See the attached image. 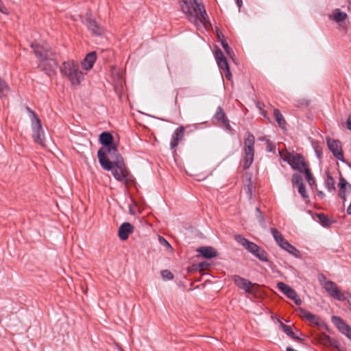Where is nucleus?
<instances>
[{
  "label": "nucleus",
  "mask_w": 351,
  "mask_h": 351,
  "mask_svg": "<svg viewBox=\"0 0 351 351\" xmlns=\"http://www.w3.org/2000/svg\"><path fill=\"white\" fill-rule=\"evenodd\" d=\"M326 184L328 186V190H335V181L331 177H328Z\"/></svg>",
  "instance_id": "58836bf2"
},
{
  "label": "nucleus",
  "mask_w": 351,
  "mask_h": 351,
  "mask_svg": "<svg viewBox=\"0 0 351 351\" xmlns=\"http://www.w3.org/2000/svg\"><path fill=\"white\" fill-rule=\"evenodd\" d=\"M217 63L221 69L226 71L230 69L226 58L224 60H221Z\"/></svg>",
  "instance_id": "72a5a7b5"
},
{
  "label": "nucleus",
  "mask_w": 351,
  "mask_h": 351,
  "mask_svg": "<svg viewBox=\"0 0 351 351\" xmlns=\"http://www.w3.org/2000/svg\"><path fill=\"white\" fill-rule=\"evenodd\" d=\"M99 141L104 147H108L113 145V137L108 132H102L99 135Z\"/></svg>",
  "instance_id": "4be33fe9"
},
{
  "label": "nucleus",
  "mask_w": 351,
  "mask_h": 351,
  "mask_svg": "<svg viewBox=\"0 0 351 351\" xmlns=\"http://www.w3.org/2000/svg\"><path fill=\"white\" fill-rule=\"evenodd\" d=\"M217 37L219 38V39L220 40V41L221 40H224L223 36V34L221 32H217Z\"/></svg>",
  "instance_id": "a18cd8bd"
},
{
  "label": "nucleus",
  "mask_w": 351,
  "mask_h": 351,
  "mask_svg": "<svg viewBox=\"0 0 351 351\" xmlns=\"http://www.w3.org/2000/svg\"><path fill=\"white\" fill-rule=\"evenodd\" d=\"M97 157L99 164L106 171L112 169V163L114 161L123 160V158L118 152L115 144L100 148L97 152Z\"/></svg>",
  "instance_id": "39448f33"
},
{
  "label": "nucleus",
  "mask_w": 351,
  "mask_h": 351,
  "mask_svg": "<svg viewBox=\"0 0 351 351\" xmlns=\"http://www.w3.org/2000/svg\"><path fill=\"white\" fill-rule=\"evenodd\" d=\"M86 25L88 29L95 35H101L103 33V29L90 16L86 19Z\"/></svg>",
  "instance_id": "6ab92c4d"
},
{
  "label": "nucleus",
  "mask_w": 351,
  "mask_h": 351,
  "mask_svg": "<svg viewBox=\"0 0 351 351\" xmlns=\"http://www.w3.org/2000/svg\"><path fill=\"white\" fill-rule=\"evenodd\" d=\"M317 218L319 219L320 223L324 226H328V219L327 218V217L323 214V213H319L317 214Z\"/></svg>",
  "instance_id": "7c9ffc66"
},
{
  "label": "nucleus",
  "mask_w": 351,
  "mask_h": 351,
  "mask_svg": "<svg viewBox=\"0 0 351 351\" xmlns=\"http://www.w3.org/2000/svg\"><path fill=\"white\" fill-rule=\"evenodd\" d=\"M215 119L218 121H221V123L226 126L228 129L230 128V124L228 123V120L226 117V114L223 111V109L221 107H219L217 110L215 116Z\"/></svg>",
  "instance_id": "5701e85b"
},
{
  "label": "nucleus",
  "mask_w": 351,
  "mask_h": 351,
  "mask_svg": "<svg viewBox=\"0 0 351 351\" xmlns=\"http://www.w3.org/2000/svg\"><path fill=\"white\" fill-rule=\"evenodd\" d=\"M274 114L276 120L278 122L279 126L281 127L282 128H283L285 126V121L284 119L282 114L277 109H275L274 110Z\"/></svg>",
  "instance_id": "bb28decb"
},
{
  "label": "nucleus",
  "mask_w": 351,
  "mask_h": 351,
  "mask_svg": "<svg viewBox=\"0 0 351 351\" xmlns=\"http://www.w3.org/2000/svg\"><path fill=\"white\" fill-rule=\"evenodd\" d=\"M320 340L322 343L324 344L330 345L334 348H338L339 343L336 340L331 339L329 336L326 335H323L320 337Z\"/></svg>",
  "instance_id": "393cba45"
},
{
  "label": "nucleus",
  "mask_w": 351,
  "mask_h": 351,
  "mask_svg": "<svg viewBox=\"0 0 351 351\" xmlns=\"http://www.w3.org/2000/svg\"><path fill=\"white\" fill-rule=\"evenodd\" d=\"M347 128L351 130V115L349 116L347 122H346Z\"/></svg>",
  "instance_id": "79ce46f5"
},
{
  "label": "nucleus",
  "mask_w": 351,
  "mask_h": 351,
  "mask_svg": "<svg viewBox=\"0 0 351 351\" xmlns=\"http://www.w3.org/2000/svg\"><path fill=\"white\" fill-rule=\"evenodd\" d=\"M0 12L5 14H8V9L4 6L3 3L0 0Z\"/></svg>",
  "instance_id": "ea45409f"
},
{
  "label": "nucleus",
  "mask_w": 351,
  "mask_h": 351,
  "mask_svg": "<svg viewBox=\"0 0 351 351\" xmlns=\"http://www.w3.org/2000/svg\"><path fill=\"white\" fill-rule=\"evenodd\" d=\"M233 280L236 285L245 290L247 293H252L254 285L248 280L241 278L239 276H233Z\"/></svg>",
  "instance_id": "2eb2a0df"
},
{
  "label": "nucleus",
  "mask_w": 351,
  "mask_h": 351,
  "mask_svg": "<svg viewBox=\"0 0 351 351\" xmlns=\"http://www.w3.org/2000/svg\"><path fill=\"white\" fill-rule=\"evenodd\" d=\"M234 239L240 245L243 246L249 252L252 253L259 260L262 261H267V255L265 250L261 249L256 243L248 241L241 234L234 236Z\"/></svg>",
  "instance_id": "0eeeda50"
},
{
  "label": "nucleus",
  "mask_w": 351,
  "mask_h": 351,
  "mask_svg": "<svg viewBox=\"0 0 351 351\" xmlns=\"http://www.w3.org/2000/svg\"><path fill=\"white\" fill-rule=\"evenodd\" d=\"M302 317L310 322L311 324L320 326L322 323V319L315 315L304 310H301Z\"/></svg>",
  "instance_id": "aec40b11"
},
{
  "label": "nucleus",
  "mask_w": 351,
  "mask_h": 351,
  "mask_svg": "<svg viewBox=\"0 0 351 351\" xmlns=\"http://www.w3.org/2000/svg\"><path fill=\"white\" fill-rule=\"evenodd\" d=\"M60 71L72 86H78L84 80V73L80 70L78 62L73 60L62 62Z\"/></svg>",
  "instance_id": "20e7f679"
},
{
  "label": "nucleus",
  "mask_w": 351,
  "mask_h": 351,
  "mask_svg": "<svg viewBox=\"0 0 351 351\" xmlns=\"http://www.w3.org/2000/svg\"><path fill=\"white\" fill-rule=\"evenodd\" d=\"M96 60V53L95 52H90L88 53L84 60L82 62L81 64L83 69L88 71L91 69L93 66V64Z\"/></svg>",
  "instance_id": "a211bd4d"
},
{
  "label": "nucleus",
  "mask_w": 351,
  "mask_h": 351,
  "mask_svg": "<svg viewBox=\"0 0 351 351\" xmlns=\"http://www.w3.org/2000/svg\"><path fill=\"white\" fill-rule=\"evenodd\" d=\"M184 134V128L183 126H180L178 128L171 136V149H174L176 147L178 146V143L180 141L182 140Z\"/></svg>",
  "instance_id": "f3484780"
},
{
  "label": "nucleus",
  "mask_w": 351,
  "mask_h": 351,
  "mask_svg": "<svg viewBox=\"0 0 351 351\" xmlns=\"http://www.w3.org/2000/svg\"><path fill=\"white\" fill-rule=\"evenodd\" d=\"M332 322L342 334L351 340V328L341 318L333 316Z\"/></svg>",
  "instance_id": "4468645a"
},
{
  "label": "nucleus",
  "mask_w": 351,
  "mask_h": 351,
  "mask_svg": "<svg viewBox=\"0 0 351 351\" xmlns=\"http://www.w3.org/2000/svg\"><path fill=\"white\" fill-rule=\"evenodd\" d=\"M339 191L349 192L351 189V185L343 177L339 178Z\"/></svg>",
  "instance_id": "a878e982"
},
{
  "label": "nucleus",
  "mask_w": 351,
  "mask_h": 351,
  "mask_svg": "<svg viewBox=\"0 0 351 351\" xmlns=\"http://www.w3.org/2000/svg\"><path fill=\"white\" fill-rule=\"evenodd\" d=\"M215 57L217 62L221 60L226 59V57L224 56L223 52L219 49L215 50Z\"/></svg>",
  "instance_id": "c9c22d12"
},
{
  "label": "nucleus",
  "mask_w": 351,
  "mask_h": 351,
  "mask_svg": "<svg viewBox=\"0 0 351 351\" xmlns=\"http://www.w3.org/2000/svg\"><path fill=\"white\" fill-rule=\"evenodd\" d=\"M298 192L301 195V196L304 199H308V193H306L304 184H300V185L298 186Z\"/></svg>",
  "instance_id": "c756f323"
},
{
  "label": "nucleus",
  "mask_w": 351,
  "mask_h": 351,
  "mask_svg": "<svg viewBox=\"0 0 351 351\" xmlns=\"http://www.w3.org/2000/svg\"><path fill=\"white\" fill-rule=\"evenodd\" d=\"M291 182L293 186H299L304 184L302 182V178L300 174L294 173L292 176Z\"/></svg>",
  "instance_id": "c85d7f7f"
},
{
  "label": "nucleus",
  "mask_w": 351,
  "mask_h": 351,
  "mask_svg": "<svg viewBox=\"0 0 351 351\" xmlns=\"http://www.w3.org/2000/svg\"><path fill=\"white\" fill-rule=\"evenodd\" d=\"M289 336L291 338H292L293 339H296V340H299V341H300V339L299 338V337L296 336V335H295V333H294L293 331H291V334H289Z\"/></svg>",
  "instance_id": "37998d69"
},
{
  "label": "nucleus",
  "mask_w": 351,
  "mask_h": 351,
  "mask_svg": "<svg viewBox=\"0 0 351 351\" xmlns=\"http://www.w3.org/2000/svg\"><path fill=\"white\" fill-rule=\"evenodd\" d=\"M347 17V14L341 12L339 9H335L332 12V18L337 23L343 21Z\"/></svg>",
  "instance_id": "b1692460"
},
{
  "label": "nucleus",
  "mask_w": 351,
  "mask_h": 351,
  "mask_svg": "<svg viewBox=\"0 0 351 351\" xmlns=\"http://www.w3.org/2000/svg\"><path fill=\"white\" fill-rule=\"evenodd\" d=\"M111 167L112 169L109 171H112L114 178L117 180L125 184L133 182V176L125 167L123 160L114 161Z\"/></svg>",
  "instance_id": "423d86ee"
},
{
  "label": "nucleus",
  "mask_w": 351,
  "mask_h": 351,
  "mask_svg": "<svg viewBox=\"0 0 351 351\" xmlns=\"http://www.w3.org/2000/svg\"><path fill=\"white\" fill-rule=\"evenodd\" d=\"M260 141H265L267 144V149L268 152H273L275 149V146L272 144V143L268 140L265 139V138H260Z\"/></svg>",
  "instance_id": "e433bc0d"
},
{
  "label": "nucleus",
  "mask_w": 351,
  "mask_h": 351,
  "mask_svg": "<svg viewBox=\"0 0 351 351\" xmlns=\"http://www.w3.org/2000/svg\"><path fill=\"white\" fill-rule=\"evenodd\" d=\"M277 287L289 298L293 300L296 304H301L302 300L299 298L295 291L293 289H292L290 286L284 282H279L277 283Z\"/></svg>",
  "instance_id": "f8f14e48"
},
{
  "label": "nucleus",
  "mask_w": 351,
  "mask_h": 351,
  "mask_svg": "<svg viewBox=\"0 0 351 351\" xmlns=\"http://www.w3.org/2000/svg\"><path fill=\"white\" fill-rule=\"evenodd\" d=\"M180 3L186 18L197 27L205 26L209 22L204 7L198 0H180Z\"/></svg>",
  "instance_id": "f257e3e1"
},
{
  "label": "nucleus",
  "mask_w": 351,
  "mask_h": 351,
  "mask_svg": "<svg viewBox=\"0 0 351 351\" xmlns=\"http://www.w3.org/2000/svg\"><path fill=\"white\" fill-rule=\"evenodd\" d=\"M158 241H159V243L164 245L165 247H166L167 248H169V249H171V245H170V243L165 239L163 238L162 237H158Z\"/></svg>",
  "instance_id": "4c0bfd02"
},
{
  "label": "nucleus",
  "mask_w": 351,
  "mask_h": 351,
  "mask_svg": "<svg viewBox=\"0 0 351 351\" xmlns=\"http://www.w3.org/2000/svg\"><path fill=\"white\" fill-rule=\"evenodd\" d=\"M161 276L165 280H172L173 278V274L167 269L162 270L161 271Z\"/></svg>",
  "instance_id": "2f4dec72"
},
{
  "label": "nucleus",
  "mask_w": 351,
  "mask_h": 351,
  "mask_svg": "<svg viewBox=\"0 0 351 351\" xmlns=\"http://www.w3.org/2000/svg\"><path fill=\"white\" fill-rule=\"evenodd\" d=\"M9 91V88L6 83L0 79V97H5Z\"/></svg>",
  "instance_id": "cd10ccee"
},
{
  "label": "nucleus",
  "mask_w": 351,
  "mask_h": 351,
  "mask_svg": "<svg viewBox=\"0 0 351 351\" xmlns=\"http://www.w3.org/2000/svg\"><path fill=\"white\" fill-rule=\"evenodd\" d=\"M255 138L253 134L247 133L244 140V169L249 168L254 160Z\"/></svg>",
  "instance_id": "1a4fd4ad"
},
{
  "label": "nucleus",
  "mask_w": 351,
  "mask_h": 351,
  "mask_svg": "<svg viewBox=\"0 0 351 351\" xmlns=\"http://www.w3.org/2000/svg\"><path fill=\"white\" fill-rule=\"evenodd\" d=\"M204 263H200V264H199V267H200L201 269H203V268H204Z\"/></svg>",
  "instance_id": "09e8293b"
},
{
  "label": "nucleus",
  "mask_w": 351,
  "mask_h": 351,
  "mask_svg": "<svg viewBox=\"0 0 351 351\" xmlns=\"http://www.w3.org/2000/svg\"><path fill=\"white\" fill-rule=\"evenodd\" d=\"M221 44L222 47L226 52V53L228 56H231L232 53V51L231 48L228 46V44L227 43V42L225 40H221Z\"/></svg>",
  "instance_id": "473e14b6"
},
{
  "label": "nucleus",
  "mask_w": 351,
  "mask_h": 351,
  "mask_svg": "<svg viewBox=\"0 0 351 351\" xmlns=\"http://www.w3.org/2000/svg\"><path fill=\"white\" fill-rule=\"evenodd\" d=\"M28 111L31 115V121H32V138L34 143L39 144L42 147L45 146V134L43 130L41 121L39 118L36 116V114L28 108Z\"/></svg>",
  "instance_id": "6e6552de"
},
{
  "label": "nucleus",
  "mask_w": 351,
  "mask_h": 351,
  "mask_svg": "<svg viewBox=\"0 0 351 351\" xmlns=\"http://www.w3.org/2000/svg\"><path fill=\"white\" fill-rule=\"evenodd\" d=\"M323 287L326 291L335 299L337 300H344L346 299L343 293L334 282L327 280L324 282Z\"/></svg>",
  "instance_id": "9b49d317"
},
{
  "label": "nucleus",
  "mask_w": 351,
  "mask_h": 351,
  "mask_svg": "<svg viewBox=\"0 0 351 351\" xmlns=\"http://www.w3.org/2000/svg\"><path fill=\"white\" fill-rule=\"evenodd\" d=\"M225 72H226L225 75H226V78L230 80L231 79V73L230 71V69H228V70H226Z\"/></svg>",
  "instance_id": "c03bdc74"
},
{
  "label": "nucleus",
  "mask_w": 351,
  "mask_h": 351,
  "mask_svg": "<svg viewBox=\"0 0 351 351\" xmlns=\"http://www.w3.org/2000/svg\"><path fill=\"white\" fill-rule=\"evenodd\" d=\"M236 3H237L239 8H240L242 6L243 1L242 0H236Z\"/></svg>",
  "instance_id": "49530a36"
},
{
  "label": "nucleus",
  "mask_w": 351,
  "mask_h": 351,
  "mask_svg": "<svg viewBox=\"0 0 351 351\" xmlns=\"http://www.w3.org/2000/svg\"><path fill=\"white\" fill-rule=\"evenodd\" d=\"M31 47L38 59V67L48 75L53 73L56 69L57 63L49 46L46 43L41 44L32 43Z\"/></svg>",
  "instance_id": "f03ea898"
},
{
  "label": "nucleus",
  "mask_w": 351,
  "mask_h": 351,
  "mask_svg": "<svg viewBox=\"0 0 351 351\" xmlns=\"http://www.w3.org/2000/svg\"><path fill=\"white\" fill-rule=\"evenodd\" d=\"M327 145L328 149L332 153L333 156L338 160L345 162L343 158V150L341 146L340 141L337 140H327Z\"/></svg>",
  "instance_id": "ddd939ff"
},
{
  "label": "nucleus",
  "mask_w": 351,
  "mask_h": 351,
  "mask_svg": "<svg viewBox=\"0 0 351 351\" xmlns=\"http://www.w3.org/2000/svg\"><path fill=\"white\" fill-rule=\"evenodd\" d=\"M280 328L283 330V332L287 334L288 336L291 334L292 331L291 326L285 325V324L279 322Z\"/></svg>",
  "instance_id": "f704fd0d"
},
{
  "label": "nucleus",
  "mask_w": 351,
  "mask_h": 351,
  "mask_svg": "<svg viewBox=\"0 0 351 351\" xmlns=\"http://www.w3.org/2000/svg\"><path fill=\"white\" fill-rule=\"evenodd\" d=\"M347 213L351 215V204L347 208Z\"/></svg>",
  "instance_id": "de8ad7c7"
},
{
  "label": "nucleus",
  "mask_w": 351,
  "mask_h": 351,
  "mask_svg": "<svg viewBox=\"0 0 351 351\" xmlns=\"http://www.w3.org/2000/svg\"><path fill=\"white\" fill-rule=\"evenodd\" d=\"M348 193V192H345V191H339V197L341 199H342L343 201H346V193Z\"/></svg>",
  "instance_id": "a19ab883"
},
{
  "label": "nucleus",
  "mask_w": 351,
  "mask_h": 351,
  "mask_svg": "<svg viewBox=\"0 0 351 351\" xmlns=\"http://www.w3.org/2000/svg\"><path fill=\"white\" fill-rule=\"evenodd\" d=\"M134 232V226L128 222L122 223L118 231V235L121 240H126L129 235Z\"/></svg>",
  "instance_id": "dca6fc26"
},
{
  "label": "nucleus",
  "mask_w": 351,
  "mask_h": 351,
  "mask_svg": "<svg viewBox=\"0 0 351 351\" xmlns=\"http://www.w3.org/2000/svg\"><path fill=\"white\" fill-rule=\"evenodd\" d=\"M256 211L260 213V215H261V211H260V209L258 208H256Z\"/></svg>",
  "instance_id": "3c124183"
},
{
  "label": "nucleus",
  "mask_w": 351,
  "mask_h": 351,
  "mask_svg": "<svg viewBox=\"0 0 351 351\" xmlns=\"http://www.w3.org/2000/svg\"><path fill=\"white\" fill-rule=\"evenodd\" d=\"M271 233L272 234L276 242L282 249L286 250L295 257H300L299 250L285 240L282 234L276 228H271Z\"/></svg>",
  "instance_id": "9d476101"
},
{
  "label": "nucleus",
  "mask_w": 351,
  "mask_h": 351,
  "mask_svg": "<svg viewBox=\"0 0 351 351\" xmlns=\"http://www.w3.org/2000/svg\"><path fill=\"white\" fill-rule=\"evenodd\" d=\"M319 195H321V196H323V195H324V193H323V192L319 191Z\"/></svg>",
  "instance_id": "8fccbe9b"
},
{
  "label": "nucleus",
  "mask_w": 351,
  "mask_h": 351,
  "mask_svg": "<svg viewBox=\"0 0 351 351\" xmlns=\"http://www.w3.org/2000/svg\"><path fill=\"white\" fill-rule=\"evenodd\" d=\"M279 154L281 159L287 162L293 169L298 170L300 173L304 172L306 179L312 189L316 186L315 178H313L307 163L305 162L304 158L301 154H295L289 152L284 153L281 151H279Z\"/></svg>",
  "instance_id": "7ed1b4c3"
},
{
  "label": "nucleus",
  "mask_w": 351,
  "mask_h": 351,
  "mask_svg": "<svg viewBox=\"0 0 351 351\" xmlns=\"http://www.w3.org/2000/svg\"><path fill=\"white\" fill-rule=\"evenodd\" d=\"M197 251L206 258H211L217 255V251L212 247H201Z\"/></svg>",
  "instance_id": "412c9836"
}]
</instances>
